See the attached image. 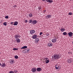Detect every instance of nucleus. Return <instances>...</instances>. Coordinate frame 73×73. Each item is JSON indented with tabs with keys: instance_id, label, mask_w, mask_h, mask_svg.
I'll return each mask as SVG.
<instances>
[{
	"instance_id": "obj_8",
	"label": "nucleus",
	"mask_w": 73,
	"mask_h": 73,
	"mask_svg": "<svg viewBox=\"0 0 73 73\" xmlns=\"http://www.w3.org/2000/svg\"><path fill=\"white\" fill-rule=\"evenodd\" d=\"M42 70V68H41L38 67L36 68V70L37 72H41Z\"/></svg>"
},
{
	"instance_id": "obj_21",
	"label": "nucleus",
	"mask_w": 73,
	"mask_h": 73,
	"mask_svg": "<svg viewBox=\"0 0 73 73\" xmlns=\"http://www.w3.org/2000/svg\"><path fill=\"white\" fill-rule=\"evenodd\" d=\"M38 41H39V39L38 38H36L35 39V41L36 42H38Z\"/></svg>"
},
{
	"instance_id": "obj_17",
	"label": "nucleus",
	"mask_w": 73,
	"mask_h": 73,
	"mask_svg": "<svg viewBox=\"0 0 73 73\" xmlns=\"http://www.w3.org/2000/svg\"><path fill=\"white\" fill-rule=\"evenodd\" d=\"M11 64H13L15 62V61L13 59L10 60Z\"/></svg>"
},
{
	"instance_id": "obj_19",
	"label": "nucleus",
	"mask_w": 73,
	"mask_h": 73,
	"mask_svg": "<svg viewBox=\"0 0 73 73\" xmlns=\"http://www.w3.org/2000/svg\"><path fill=\"white\" fill-rule=\"evenodd\" d=\"M47 2L49 3H53V0H48Z\"/></svg>"
},
{
	"instance_id": "obj_24",
	"label": "nucleus",
	"mask_w": 73,
	"mask_h": 73,
	"mask_svg": "<svg viewBox=\"0 0 73 73\" xmlns=\"http://www.w3.org/2000/svg\"><path fill=\"white\" fill-rule=\"evenodd\" d=\"M63 35L64 36H65L67 35V33L66 32H64L63 33Z\"/></svg>"
},
{
	"instance_id": "obj_42",
	"label": "nucleus",
	"mask_w": 73,
	"mask_h": 73,
	"mask_svg": "<svg viewBox=\"0 0 73 73\" xmlns=\"http://www.w3.org/2000/svg\"><path fill=\"white\" fill-rule=\"evenodd\" d=\"M1 64L0 63V66H1Z\"/></svg>"
},
{
	"instance_id": "obj_38",
	"label": "nucleus",
	"mask_w": 73,
	"mask_h": 73,
	"mask_svg": "<svg viewBox=\"0 0 73 73\" xmlns=\"http://www.w3.org/2000/svg\"><path fill=\"white\" fill-rule=\"evenodd\" d=\"M42 32H40V35H42Z\"/></svg>"
},
{
	"instance_id": "obj_34",
	"label": "nucleus",
	"mask_w": 73,
	"mask_h": 73,
	"mask_svg": "<svg viewBox=\"0 0 73 73\" xmlns=\"http://www.w3.org/2000/svg\"><path fill=\"white\" fill-rule=\"evenodd\" d=\"M14 72L15 73H17V70H14Z\"/></svg>"
},
{
	"instance_id": "obj_28",
	"label": "nucleus",
	"mask_w": 73,
	"mask_h": 73,
	"mask_svg": "<svg viewBox=\"0 0 73 73\" xmlns=\"http://www.w3.org/2000/svg\"><path fill=\"white\" fill-rule=\"evenodd\" d=\"M33 21L32 20H29V23H31L33 22Z\"/></svg>"
},
{
	"instance_id": "obj_7",
	"label": "nucleus",
	"mask_w": 73,
	"mask_h": 73,
	"mask_svg": "<svg viewBox=\"0 0 73 73\" xmlns=\"http://www.w3.org/2000/svg\"><path fill=\"white\" fill-rule=\"evenodd\" d=\"M68 35L69 36L72 37L73 36L72 35H73V33H72V32H69L68 33Z\"/></svg>"
},
{
	"instance_id": "obj_11",
	"label": "nucleus",
	"mask_w": 73,
	"mask_h": 73,
	"mask_svg": "<svg viewBox=\"0 0 73 73\" xmlns=\"http://www.w3.org/2000/svg\"><path fill=\"white\" fill-rule=\"evenodd\" d=\"M28 16L29 17L31 18L33 16V14L32 13H30L28 14Z\"/></svg>"
},
{
	"instance_id": "obj_4",
	"label": "nucleus",
	"mask_w": 73,
	"mask_h": 73,
	"mask_svg": "<svg viewBox=\"0 0 73 73\" xmlns=\"http://www.w3.org/2000/svg\"><path fill=\"white\" fill-rule=\"evenodd\" d=\"M47 46L48 47L52 46H53V43L52 42H49L47 44Z\"/></svg>"
},
{
	"instance_id": "obj_27",
	"label": "nucleus",
	"mask_w": 73,
	"mask_h": 73,
	"mask_svg": "<svg viewBox=\"0 0 73 73\" xmlns=\"http://www.w3.org/2000/svg\"><path fill=\"white\" fill-rule=\"evenodd\" d=\"M18 57H19L17 55H16L14 56V58H15V59H17Z\"/></svg>"
},
{
	"instance_id": "obj_10",
	"label": "nucleus",
	"mask_w": 73,
	"mask_h": 73,
	"mask_svg": "<svg viewBox=\"0 0 73 73\" xmlns=\"http://www.w3.org/2000/svg\"><path fill=\"white\" fill-rule=\"evenodd\" d=\"M30 33L31 34V35H32V34H34L35 33V31L34 30H31L30 31Z\"/></svg>"
},
{
	"instance_id": "obj_2",
	"label": "nucleus",
	"mask_w": 73,
	"mask_h": 73,
	"mask_svg": "<svg viewBox=\"0 0 73 73\" xmlns=\"http://www.w3.org/2000/svg\"><path fill=\"white\" fill-rule=\"evenodd\" d=\"M31 70L32 73H35L37 71V68H31Z\"/></svg>"
},
{
	"instance_id": "obj_40",
	"label": "nucleus",
	"mask_w": 73,
	"mask_h": 73,
	"mask_svg": "<svg viewBox=\"0 0 73 73\" xmlns=\"http://www.w3.org/2000/svg\"><path fill=\"white\" fill-rule=\"evenodd\" d=\"M46 12V11H45V10L43 11L44 12Z\"/></svg>"
},
{
	"instance_id": "obj_35",
	"label": "nucleus",
	"mask_w": 73,
	"mask_h": 73,
	"mask_svg": "<svg viewBox=\"0 0 73 73\" xmlns=\"http://www.w3.org/2000/svg\"><path fill=\"white\" fill-rule=\"evenodd\" d=\"M25 23H28V20H25Z\"/></svg>"
},
{
	"instance_id": "obj_16",
	"label": "nucleus",
	"mask_w": 73,
	"mask_h": 73,
	"mask_svg": "<svg viewBox=\"0 0 73 73\" xmlns=\"http://www.w3.org/2000/svg\"><path fill=\"white\" fill-rule=\"evenodd\" d=\"M14 23V25H18V22L17 21H15V22Z\"/></svg>"
},
{
	"instance_id": "obj_39",
	"label": "nucleus",
	"mask_w": 73,
	"mask_h": 73,
	"mask_svg": "<svg viewBox=\"0 0 73 73\" xmlns=\"http://www.w3.org/2000/svg\"><path fill=\"white\" fill-rule=\"evenodd\" d=\"M49 34L48 33H47L46 34V36H49Z\"/></svg>"
},
{
	"instance_id": "obj_5",
	"label": "nucleus",
	"mask_w": 73,
	"mask_h": 73,
	"mask_svg": "<svg viewBox=\"0 0 73 73\" xmlns=\"http://www.w3.org/2000/svg\"><path fill=\"white\" fill-rule=\"evenodd\" d=\"M61 66L60 65H56L55 66V68L57 70L58 69H60Z\"/></svg>"
},
{
	"instance_id": "obj_32",
	"label": "nucleus",
	"mask_w": 73,
	"mask_h": 73,
	"mask_svg": "<svg viewBox=\"0 0 73 73\" xmlns=\"http://www.w3.org/2000/svg\"><path fill=\"white\" fill-rule=\"evenodd\" d=\"M13 23H14V22H12L10 23V24L11 25H13Z\"/></svg>"
},
{
	"instance_id": "obj_25",
	"label": "nucleus",
	"mask_w": 73,
	"mask_h": 73,
	"mask_svg": "<svg viewBox=\"0 0 73 73\" xmlns=\"http://www.w3.org/2000/svg\"><path fill=\"white\" fill-rule=\"evenodd\" d=\"M3 25H5V26H7V23L5 22H4L3 23Z\"/></svg>"
},
{
	"instance_id": "obj_46",
	"label": "nucleus",
	"mask_w": 73,
	"mask_h": 73,
	"mask_svg": "<svg viewBox=\"0 0 73 73\" xmlns=\"http://www.w3.org/2000/svg\"><path fill=\"white\" fill-rule=\"evenodd\" d=\"M70 0V1H71V0Z\"/></svg>"
},
{
	"instance_id": "obj_13",
	"label": "nucleus",
	"mask_w": 73,
	"mask_h": 73,
	"mask_svg": "<svg viewBox=\"0 0 73 73\" xmlns=\"http://www.w3.org/2000/svg\"><path fill=\"white\" fill-rule=\"evenodd\" d=\"M5 66V63H3L2 64H1V67L2 68H4Z\"/></svg>"
},
{
	"instance_id": "obj_23",
	"label": "nucleus",
	"mask_w": 73,
	"mask_h": 73,
	"mask_svg": "<svg viewBox=\"0 0 73 73\" xmlns=\"http://www.w3.org/2000/svg\"><path fill=\"white\" fill-rule=\"evenodd\" d=\"M45 62H46V64H48L49 62V60H46Z\"/></svg>"
},
{
	"instance_id": "obj_44",
	"label": "nucleus",
	"mask_w": 73,
	"mask_h": 73,
	"mask_svg": "<svg viewBox=\"0 0 73 73\" xmlns=\"http://www.w3.org/2000/svg\"><path fill=\"white\" fill-rule=\"evenodd\" d=\"M0 54H1V52H0Z\"/></svg>"
},
{
	"instance_id": "obj_6",
	"label": "nucleus",
	"mask_w": 73,
	"mask_h": 73,
	"mask_svg": "<svg viewBox=\"0 0 73 73\" xmlns=\"http://www.w3.org/2000/svg\"><path fill=\"white\" fill-rule=\"evenodd\" d=\"M51 17H52V15H48L46 16V18L47 19H50V18H51Z\"/></svg>"
},
{
	"instance_id": "obj_33",
	"label": "nucleus",
	"mask_w": 73,
	"mask_h": 73,
	"mask_svg": "<svg viewBox=\"0 0 73 73\" xmlns=\"http://www.w3.org/2000/svg\"><path fill=\"white\" fill-rule=\"evenodd\" d=\"M8 16H5V19H8Z\"/></svg>"
},
{
	"instance_id": "obj_15",
	"label": "nucleus",
	"mask_w": 73,
	"mask_h": 73,
	"mask_svg": "<svg viewBox=\"0 0 73 73\" xmlns=\"http://www.w3.org/2000/svg\"><path fill=\"white\" fill-rule=\"evenodd\" d=\"M37 37V36L36 35H34L32 37L33 38V39H35Z\"/></svg>"
},
{
	"instance_id": "obj_43",
	"label": "nucleus",
	"mask_w": 73,
	"mask_h": 73,
	"mask_svg": "<svg viewBox=\"0 0 73 73\" xmlns=\"http://www.w3.org/2000/svg\"><path fill=\"white\" fill-rule=\"evenodd\" d=\"M72 43L73 44V41L72 42Z\"/></svg>"
},
{
	"instance_id": "obj_37",
	"label": "nucleus",
	"mask_w": 73,
	"mask_h": 73,
	"mask_svg": "<svg viewBox=\"0 0 73 73\" xmlns=\"http://www.w3.org/2000/svg\"><path fill=\"white\" fill-rule=\"evenodd\" d=\"M41 9V8L40 7L38 8V9H39V10H40V9Z\"/></svg>"
},
{
	"instance_id": "obj_3",
	"label": "nucleus",
	"mask_w": 73,
	"mask_h": 73,
	"mask_svg": "<svg viewBox=\"0 0 73 73\" xmlns=\"http://www.w3.org/2000/svg\"><path fill=\"white\" fill-rule=\"evenodd\" d=\"M20 37V35H19L18 34H15V38L16 39H17L18 38H19Z\"/></svg>"
},
{
	"instance_id": "obj_29",
	"label": "nucleus",
	"mask_w": 73,
	"mask_h": 73,
	"mask_svg": "<svg viewBox=\"0 0 73 73\" xmlns=\"http://www.w3.org/2000/svg\"><path fill=\"white\" fill-rule=\"evenodd\" d=\"M68 62H69V63H70V62H72V60H71V59H69Z\"/></svg>"
},
{
	"instance_id": "obj_9",
	"label": "nucleus",
	"mask_w": 73,
	"mask_h": 73,
	"mask_svg": "<svg viewBox=\"0 0 73 73\" xmlns=\"http://www.w3.org/2000/svg\"><path fill=\"white\" fill-rule=\"evenodd\" d=\"M52 41L53 43H54L57 41V39L55 38H54L52 40Z\"/></svg>"
},
{
	"instance_id": "obj_41",
	"label": "nucleus",
	"mask_w": 73,
	"mask_h": 73,
	"mask_svg": "<svg viewBox=\"0 0 73 73\" xmlns=\"http://www.w3.org/2000/svg\"><path fill=\"white\" fill-rule=\"evenodd\" d=\"M47 1H48V0H46V1H47V3H48V2H47Z\"/></svg>"
},
{
	"instance_id": "obj_22",
	"label": "nucleus",
	"mask_w": 73,
	"mask_h": 73,
	"mask_svg": "<svg viewBox=\"0 0 73 73\" xmlns=\"http://www.w3.org/2000/svg\"><path fill=\"white\" fill-rule=\"evenodd\" d=\"M27 48V46H24L23 47L21 48V49H26Z\"/></svg>"
},
{
	"instance_id": "obj_12",
	"label": "nucleus",
	"mask_w": 73,
	"mask_h": 73,
	"mask_svg": "<svg viewBox=\"0 0 73 73\" xmlns=\"http://www.w3.org/2000/svg\"><path fill=\"white\" fill-rule=\"evenodd\" d=\"M16 41H17V43H20L21 40L20 39H19V38H18V39H17L16 40Z\"/></svg>"
},
{
	"instance_id": "obj_30",
	"label": "nucleus",
	"mask_w": 73,
	"mask_h": 73,
	"mask_svg": "<svg viewBox=\"0 0 73 73\" xmlns=\"http://www.w3.org/2000/svg\"><path fill=\"white\" fill-rule=\"evenodd\" d=\"M68 15H72V13H71V12H70L69 13H68Z\"/></svg>"
},
{
	"instance_id": "obj_18",
	"label": "nucleus",
	"mask_w": 73,
	"mask_h": 73,
	"mask_svg": "<svg viewBox=\"0 0 73 73\" xmlns=\"http://www.w3.org/2000/svg\"><path fill=\"white\" fill-rule=\"evenodd\" d=\"M29 49L27 48L25 50V52L26 53H29Z\"/></svg>"
},
{
	"instance_id": "obj_1",
	"label": "nucleus",
	"mask_w": 73,
	"mask_h": 73,
	"mask_svg": "<svg viewBox=\"0 0 73 73\" xmlns=\"http://www.w3.org/2000/svg\"><path fill=\"white\" fill-rule=\"evenodd\" d=\"M52 57L54 60H57V59H59L60 58V55L55 53L53 55Z\"/></svg>"
},
{
	"instance_id": "obj_20",
	"label": "nucleus",
	"mask_w": 73,
	"mask_h": 73,
	"mask_svg": "<svg viewBox=\"0 0 73 73\" xmlns=\"http://www.w3.org/2000/svg\"><path fill=\"white\" fill-rule=\"evenodd\" d=\"M60 31H61V32H64L65 30V29H62L61 28L60 29Z\"/></svg>"
},
{
	"instance_id": "obj_26",
	"label": "nucleus",
	"mask_w": 73,
	"mask_h": 73,
	"mask_svg": "<svg viewBox=\"0 0 73 73\" xmlns=\"http://www.w3.org/2000/svg\"><path fill=\"white\" fill-rule=\"evenodd\" d=\"M19 49V48H13V50H17Z\"/></svg>"
},
{
	"instance_id": "obj_36",
	"label": "nucleus",
	"mask_w": 73,
	"mask_h": 73,
	"mask_svg": "<svg viewBox=\"0 0 73 73\" xmlns=\"http://www.w3.org/2000/svg\"><path fill=\"white\" fill-rule=\"evenodd\" d=\"M44 59H45L46 60H47L48 59V58L47 57H46L44 58Z\"/></svg>"
},
{
	"instance_id": "obj_45",
	"label": "nucleus",
	"mask_w": 73,
	"mask_h": 73,
	"mask_svg": "<svg viewBox=\"0 0 73 73\" xmlns=\"http://www.w3.org/2000/svg\"><path fill=\"white\" fill-rule=\"evenodd\" d=\"M45 61V59H44Z\"/></svg>"
},
{
	"instance_id": "obj_14",
	"label": "nucleus",
	"mask_w": 73,
	"mask_h": 73,
	"mask_svg": "<svg viewBox=\"0 0 73 73\" xmlns=\"http://www.w3.org/2000/svg\"><path fill=\"white\" fill-rule=\"evenodd\" d=\"M32 23L35 25V24H37V21L36 20H34L32 22Z\"/></svg>"
},
{
	"instance_id": "obj_31",
	"label": "nucleus",
	"mask_w": 73,
	"mask_h": 73,
	"mask_svg": "<svg viewBox=\"0 0 73 73\" xmlns=\"http://www.w3.org/2000/svg\"><path fill=\"white\" fill-rule=\"evenodd\" d=\"M9 73H14V72L11 71L9 72Z\"/></svg>"
}]
</instances>
